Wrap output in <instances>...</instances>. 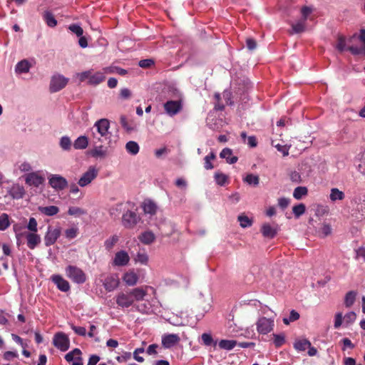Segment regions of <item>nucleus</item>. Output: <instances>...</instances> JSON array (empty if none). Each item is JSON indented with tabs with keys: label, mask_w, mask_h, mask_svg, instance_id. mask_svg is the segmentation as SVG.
Masks as SVG:
<instances>
[{
	"label": "nucleus",
	"mask_w": 365,
	"mask_h": 365,
	"mask_svg": "<svg viewBox=\"0 0 365 365\" xmlns=\"http://www.w3.org/2000/svg\"><path fill=\"white\" fill-rule=\"evenodd\" d=\"M104 71L106 73H115L120 76H125L128 73L126 70L119 68V67H116V66H111V67L106 68H104Z\"/></svg>",
	"instance_id": "de8ad7c7"
},
{
	"label": "nucleus",
	"mask_w": 365,
	"mask_h": 365,
	"mask_svg": "<svg viewBox=\"0 0 365 365\" xmlns=\"http://www.w3.org/2000/svg\"><path fill=\"white\" fill-rule=\"evenodd\" d=\"M66 274L77 284L83 283L86 279L85 273L78 267L73 265H69L66 268Z\"/></svg>",
	"instance_id": "7ed1b4c3"
},
{
	"label": "nucleus",
	"mask_w": 365,
	"mask_h": 365,
	"mask_svg": "<svg viewBox=\"0 0 365 365\" xmlns=\"http://www.w3.org/2000/svg\"><path fill=\"white\" fill-rule=\"evenodd\" d=\"M51 281L56 285L61 292H66L70 289V284L67 280L59 274H53L51 277Z\"/></svg>",
	"instance_id": "4468645a"
},
{
	"label": "nucleus",
	"mask_w": 365,
	"mask_h": 365,
	"mask_svg": "<svg viewBox=\"0 0 365 365\" xmlns=\"http://www.w3.org/2000/svg\"><path fill=\"white\" fill-rule=\"evenodd\" d=\"M349 51L354 55H363L365 56V44L360 46H351Z\"/></svg>",
	"instance_id": "8fccbe9b"
},
{
	"label": "nucleus",
	"mask_w": 365,
	"mask_h": 365,
	"mask_svg": "<svg viewBox=\"0 0 365 365\" xmlns=\"http://www.w3.org/2000/svg\"><path fill=\"white\" fill-rule=\"evenodd\" d=\"M24 180L28 185L38 187L43 183L45 178L40 171H36L27 173Z\"/></svg>",
	"instance_id": "0eeeda50"
},
{
	"label": "nucleus",
	"mask_w": 365,
	"mask_h": 365,
	"mask_svg": "<svg viewBox=\"0 0 365 365\" xmlns=\"http://www.w3.org/2000/svg\"><path fill=\"white\" fill-rule=\"evenodd\" d=\"M355 40H359L361 42L362 45L365 44V29H361L359 34H354L349 39L350 43L354 42Z\"/></svg>",
	"instance_id": "3c124183"
},
{
	"label": "nucleus",
	"mask_w": 365,
	"mask_h": 365,
	"mask_svg": "<svg viewBox=\"0 0 365 365\" xmlns=\"http://www.w3.org/2000/svg\"><path fill=\"white\" fill-rule=\"evenodd\" d=\"M125 150L130 155H135L139 153L140 147L136 142L130 140L125 144Z\"/></svg>",
	"instance_id": "473e14b6"
},
{
	"label": "nucleus",
	"mask_w": 365,
	"mask_h": 365,
	"mask_svg": "<svg viewBox=\"0 0 365 365\" xmlns=\"http://www.w3.org/2000/svg\"><path fill=\"white\" fill-rule=\"evenodd\" d=\"M97 132L101 135V137L105 139H108L110 137L109 128L110 121L106 118H102L96 121L94 124Z\"/></svg>",
	"instance_id": "9b49d317"
},
{
	"label": "nucleus",
	"mask_w": 365,
	"mask_h": 365,
	"mask_svg": "<svg viewBox=\"0 0 365 365\" xmlns=\"http://www.w3.org/2000/svg\"><path fill=\"white\" fill-rule=\"evenodd\" d=\"M350 43H351L349 41V45L347 46V43H346V39L344 38V37L342 36H340L338 37L336 44V48L339 51H344L345 50H349V47L351 46V45H350Z\"/></svg>",
	"instance_id": "37998d69"
},
{
	"label": "nucleus",
	"mask_w": 365,
	"mask_h": 365,
	"mask_svg": "<svg viewBox=\"0 0 365 365\" xmlns=\"http://www.w3.org/2000/svg\"><path fill=\"white\" fill-rule=\"evenodd\" d=\"M299 318V314L294 310H292L289 318H284L283 322H284V324L288 325L290 322L297 321Z\"/></svg>",
	"instance_id": "13d9d810"
},
{
	"label": "nucleus",
	"mask_w": 365,
	"mask_h": 365,
	"mask_svg": "<svg viewBox=\"0 0 365 365\" xmlns=\"http://www.w3.org/2000/svg\"><path fill=\"white\" fill-rule=\"evenodd\" d=\"M244 180L249 185H257L259 184V178L253 174L247 175Z\"/></svg>",
	"instance_id": "e2e57ef3"
},
{
	"label": "nucleus",
	"mask_w": 365,
	"mask_h": 365,
	"mask_svg": "<svg viewBox=\"0 0 365 365\" xmlns=\"http://www.w3.org/2000/svg\"><path fill=\"white\" fill-rule=\"evenodd\" d=\"M292 211L295 217L299 218L301 215L304 214L306 206L303 203L298 204L293 207Z\"/></svg>",
	"instance_id": "09e8293b"
},
{
	"label": "nucleus",
	"mask_w": 365,
	"mask_h": 365,
	"mask_svg": "<svg viewBox=\"0 0 365 365\" xmlns=\"http://www.w3.org/2000/svg\"><path fill=\"white\" fill-rule=\"evenodd\" d=\"M73 80L77 83H81L84 82H91V71H86L81 73H76L73 75Z\"/></svg>",
	"instance_id": "6ab92c4d"
},
{
	"label": "nucleus",
	"mask_w": 365,
	"mask_h": 365,
	"mask_svg": "<svg viewBox=\"0 0 365 365\" xmlns=\"http://www.w3.org/2000/svg\"><path fill=\"white\" fill-rule=\"evenodd\" d=\"M38 210L46 216H53L59 212L58 207L55 205L39 207Z\"/></svg>",
	"instance_id": "c85d7f7f"
},
{
	"label": "nucleus",
	"mask_w": 365,
	"mask_h": 365,
	"mask_svg": "<svg viewBox=\"0 0 365 365\" xmlns=\"http://www.w3.org/2000/svg\"><path fill=\"white\" fill-rule=\"evenodd\" d=\"M130 259V256L125 250H120L115 254L112 264L115 267H125L128 264Z\"/></svg>",
	"instance_id": "9d476101"
},
{
	"label": "nucleus",
	"mask_w": 365,
	"mask_h": 365,
	"mask_svg": "<svg viewBox=\"0 0 365 365\" xmlns=\"http://www.w3.org/2000/svg\"><path fill=\"white\" fill-rule=\"evenodd\" d=\"M123 280L127 285L134 286L138 281V275L133 269H130L123 274Z\"/></svg>",
	"instance_id": "a211bd4d"
},
{
	"label": "nucleus",
	"mask_w": 365,
	"mask_h": 365,
	"mask_svg": "<svg viewBox=\"0 0 365 365\" xmlns=\"http://www.w3.org/2000/svg\"><path fill=\"white\" fill-rule=\"evenodd\" d=\"M27 246L29 249L34 250L41 241V237L36 232L26 233Z\"/></svg>",
	"instance_id": "f3484780"
},
{
	"label": "nucleus",
	"mask_w": 365,
	"mask_h": 365,
	"mask_svg": "<svg viewBox=\"0 0 365 365\" xmlns=\"http://www.w3.org/2000/svg\"><path fill=\"white\" fill-rule=\"evenodd\" d=\"M180 341L178 334H165L162 336V345L165 349H170Z\"/></svg>",
	"instance_id": "f8f14e48"
},
{
	"label": "nucleus",
	"mask_w": 365,
	"mask_h": 365,
	"mask_svg": "<svg viewBox=\"0 0 365 365\" xmlns=\"http://www.w3.org/2000/svg\"><path fill=\"white\" fill-rule=\"evenodd\" d=\"M143 209L145 213L153 215L157 210V205L150 200H145L143 202Z\"/></svg>",
	"instance_id": "72a5a7b5"
},
{
	"label": "nucleus",
	"mask_w": 365,
	"mask_h": 365,
	"mask_svg": "<svg viewBox=\"0 0 365 365\" xmlns=\"http://www.w3.org/2000/svg\"><path fill=\"white\" fill-rule=\"evenodd\" d=\"M274 327V317H261L256 322V329L260 334H267L271 332Z\"/></svg>",
	"instance_id": "f03ea898"
},
{
	"label": "nucleus",
	"mask_w": 365,
	"mask_h": 365,
	"mask_svg": "<svg viewBox=\"0 0 365 365\" xmlns=\"http://www.w3.org/2000/svg\"><path fill=\"white\" fill-rule=\"evenodd\" d=\"M3 357L4 360L10 361L18 358L19 354L17 351H7L4 353Z\"/></svg>",
	"instance_id": "338daca9"
},
{
	"label": "nucleus",
	"mask_w": 365,
	"mask_h": 365,
	"mask_svg": "<svg viewBox=\"0 0 365 365\" xmlns=\"http://www.w3.org/2000/svg\"><path fill=\"white\" fill-rule=\"evenodd\" d=\"M332 229L330 225L323 223L322 227L317 231V235L321 238H324L331 234Z\"/></svg>",
	"instance_id": "f704fd0d"
},
{
	"label": "nucleus",
	"mask_w": 365,
	"mask_h": 365,
	"mask_svg": "<svg viewBox=\"0 0 365 365\" xmlns=\"http://www.w3.org/2000/svg\"><path fill=\"white\" fill-rule=\"evenodd\" d=\"M356 318V315L354 312H349L346 313L344 317L341 312H336L334 316V327L335 329H339L341 325L343 322L349 325L352 324Z\"/></svg>",
	"instance_id": "39448f33"
},
{
	"label": "nucleus",
	"mask_w": 365,
	"mask_h": 365,
	"mask_svg": "<svg viewBox=\"0 0 365 365\" xmlns=\"http://www.w3.org/2000/svg\"><path fill=\"white\" fill-rule=\"evenodd\" d=\"M261 232L264 237L268 238H273L277 234L276 228L269 224H264L262 226Z\"/></svg>",
	"instance_id": "393cba45"
},
{
	"label": "nucleus",
	"mask_w": 365,
	"mask_h": 365,
	"mask_svg": "<svg viewBox=\"0 0 365 365\" xmlns=\"http://www.w3.org/2000/svg\"><path fill=\"white\" fill-rule=\"evenodd\" d=\"M68 29L71 33L76 34L77 36H81L83 35V29L78 24H71L68 26Z\"/></svg>",
	"instance_id": "052dcab7"
},
{
	"label": "nucleus",
	"mask_w": 365,
	"mask_h": 365,
	"mask_svg": "<svg viewBox=\"0 0 365 365\" xmlns=\"http://www.w3.org/2000/svg\"><path fill=\"white\" fill-rule=\"evenodd\" d=\"M311 345V342L307 339H298L294 343V349L298 351H304Z\"/></svg>",
	"instance_id": "a878e982"
},
{
	"label": "nucleus",
	"mask_w": 365,
	"mask_h": 365,
	"mask_svg": "<svg viewBox=\"0 0 365 365\" xmlns=\"http://www.w3.org/2000/svg\"><path fill=\"white\" fill-rule=\"evenodd\" d=\"M9 193L14 199H21L24 197L25 190L23 186L19 184H14L9 190Z\"/></svg>",
	"instance_id": "aec40b11"
},
{
	"label": "nucleus",
	"mask_w": 365,
	"mask_h": 365,
	"mask_svg": "<svg viewBox=\"0 0 365 365\" xmlns=\"http://www.w3.org/2000/svg\"><path fill=\"white\" fill-rule=\"evenodd\" d=\"M216 158V155L215 154L212 152L210 153L209 155H206L204 158V168L206 169V170H212L214 166L212 165V163H211L212 160H215Z\"/></svg>",
	"instance_id": "a18cd8bd"
},
{
	"label": "nucleus",
	"mask_w": 365,
	"mask_h": 365,
	"mask_svg": "<svg viewBox=\"0 0 365 365\" xmlns=\"http://www.w3.org/2000/svg\"><path fill=\"white\" fill-rule=\"evenodd\" d=\"M135 263H139L143 265H147L149 261V257L148 254L143 252H138L133 258Z\"/></svg>",
	"instance_id": "7c9ffc66"
},
{
	"label": "nucleus",
	"mask_w": 365,
	"mask_h": 365,
	"mask_svg": "<svg viewBox=\"0 0 365 365\" xmlns=\"http://www.w3.org/2000/svg\"><path fill=\"white\" fill-rule=\"evenodd\" d=\"M132 357L131 353L130 352H123L121 355L116 357V360L120 362H125L130 360Z\"/></svg>",
	"instance_id": "774afa93"
},
{
	"label": "nucleus",
	"mask_w": 365,
	"mask_h": 365,
	"mask_svg": "<svg viewBox=\"0 0 365 365\" xmlns=\"http://www.w3.org/2000/svg\"><path fill=\"white\" fill-rule=\"evenodd\" d=\"M60 234L61 232L59 229H52L49 227L44 237L46 246H51L53 245L59 237Z\"/></svg>",
	"instance_id": "2eb2a0df"
},
{
	"label": "nucleus",
	"mask_w": 365,
	"mask_h": 365,
	"mask_svg": "<svg viewBox=\"0 0 365 365\" xmlns=\"http://www.w3.org/2000/svg\"><path fill=\"white\" fill-rule=\"evenodd\" d=\"M59 146L62 150L69 152L73 147V143L70 137L63 135L59 139Z\"/></svg>",
	"instance_id": "4be33fe9"
},
{
	"label": "nucleus",
	"mask_w": 365,
	"mask_h": 365,
	"mask_svg": "<svg viewBox=\"0 0 365 365\" xmlns=\"http://www.w3.org/2000/svg\"><path fill=\"white\" fill-rule=\"evenodd\" d=\"M81 351L79 349H74L73 351L68 352L65 356V359L68 362H73L74 361L81 359Z\"/></svg>",
	"instance_id": "c756f323"
},
{
	"label": "nucleus",
	"mask_w": 365,
	"mask_h": 365,
	"mask_svg": "<svg viewBox=\"0 0 365 365\" xmlns=\"http://www.w3.org/2000/svg\"><path fill=\"white\" fill-rule=\"evenodd\" d=\"M91 182V168H89L79 179L78 185L84 187Z\"/></svg>",
	"instance_id": "79ce46f5"
},
{
	"label": "nucleus",
	"mask_w": 365,
	"mask_h": 365,
	"mask_svg": "<svg viewBox=\"0 0 365 365\" xmlns=\"http://www.w3.org/2000/svg\"><path fill=\"white\" fill-rule=\"evenodd\" d=\"M308 193V189L306 187L299 186L294 190L293 197L296 200H300L305 197Z\"/></svg>",
	"instance_id": "4c0bfd02"
},
{
	"label": "nucleus",
	"mask_w": 365,
	"mask_h": 365,
	"mask_svg": "<svg viewBox=\"0 0 365 365\" xmlns=\"http://www.w3.org/2000/svg\"><path fill=\"white\" fill-rule=\"evenodd\" d=\"M48 183L56 191L63 190L68 186V181L63 177L51 174L48 177Z\"/></svg>",
	"instance_id": "6e6552de"
},
{
	"label": "nucleus",
	"mask_w": 365,
	"mask_h": 365,
	"mask_svg": "<svg viewBox=\"0 0 365 365\" xmlns=\"http://www.w3.org/2000/svg\"><path fill=\"white\" fill-rule=\"evenodd\" d=\"M120 281L117 274L108 275L103 282L104 287L108 292L116 289L119 285Z\"/></svg>",
	"instance_id": "dca6fc26"
},
{
	"label": "nucleus",
	"mask_w": 365,
	"mask_h": 365,
	"mask_svg": "<svg viewBox=\"0 0 365 365\" xmlns=\"http://www.w3.org/2000/svg\"><path fill=\"white\" fill-rule=\"evenodd\" d=\"M166 113L170 116L176 115L182 109V103L180 101H168L164 104Z\"/></svg>",
	"instance_id": "ddd939ff"
},
{
	"label": "nucleus",
	"mask_w": 365,
	"mask_h": 365,
	"mask_svg": "<svg viewBox=\"0 0 365 365\" xmlns=\"http://www.w3.org/2000/svg\"><path fill=\"white\" fill-rule=\"evenodd\" d=\"M69 79L64 76L56 73L52 76L50 81L49 88L53 93L58 92L66 87Z\"/></svg>",
	"instance_id": "20e7f679"
},
{
	"label": "nucleus",
	"mask_w": 365,
	"mask_h": 365,
	"mask_svg": "<svg viewBox=\"0 0 365 365\" xmlns=\"http://www.w3.org/2000/svg\"><path fill=\"white\" fill-rule=\"evenodd\" d=\"M139 240L142 243L149 245L155 241V236L152 232L145 231L139 236Z\"/></svg>",
	"instance_id": "cd10ccee"
},
{
	"label": "nucleus",
	"mask_w": 365,
	"mask_h": 365,
	"mask_svg": "<svg viewBox=\"0 0 365 365\" xmlns=\"http://www.w3.org/2000/svg\"><path fill=\"white\" fill-rule=\"evenodd\" d=\"M356 292L354 291H350L346 293L344 297V304L346 307H351L356 299Z\"/></svg>",
	"instance_id": "58836bf2"
},
{
	"label": "nucleus",
	"mask_w": 365,
	"mask_h": 365,
	"mask_svg": "<svg viewBox=\"0 0 365 365\" xmlns=\"http://www.w3.org/2000/svg\"><path fill=\"white\" fill-rule=\"evenodd\" d=\"M345 197L344 192L339 190L338 188L334 187L330 190L329 199L331 202H336L343 200Z\"/></svg>",
	"instance_id": "bb28decb"
},
{
	"label": "nucleus",
	"mask_w": 365,
	"mask_h": 365,
	"mask_svg": "<svg viewBox=\"0 0 365 365\" xmlns=\"http://www.w3.org/2000/svg\"><path fill=\"white\" fill-rule=\"evenodd\" d=\"M30 68H31V63L29 62V61L24 59V60L19 61L16 65L15 71L19 74L26 73L29 71Z\"/></svg>",
	"instance_id": "b1692460"
},
{
	"label": "nucleus",
	"mask_w": 365,
	"mask_h": 365,
	"mask_svg": "<svg viewBox=\"0 0 365 365\" xmlns=\"http://www.w3.org/2000/svg\"><path fill=\"white\" fill-rule=\"evenodd\" d=\"M137 310L143 314H148L152 312V308L150 304L147 302L138 304Z\"/></svg>",
	"instance_id": "bf43d9fd"
},
{
	"label": "nucleus",
	"mask_w": 365,
	"mask_h": 365,
	"mask_svg": "<svg viewBox=\"0 0 365 365\" xmlns=\"http://www.w3.org/2000/svg\"><path fill=\"white\" fill-rule=\"evenodd\" d=\"M107 148L103 145H96L93 148V157L103 158L106 156Z\"/></svg>",
	"instance_id": "c03bdc74"
},
{
	"label": "nucleus",
	"mask_w": 365,
	"mask_h": 365,
	"mask_svg": "<svg viewBox=\"0 0 365 365\" xmlns=\"http://www.w3.org/2000/svg\"><path fill=\"white\" fill-rule=\"evenodd\" d=\"M89 144V138L86 135H80L73 142V148L76 150H84Z\"/></svg>",
	"instance_id": "412c9836"
},
{
	"label": "nucleus",
	"mask_w": 365,
	"mask_h": 365,
	"mask_svg": "<svg viewBox=\"0 0 365 365\" xmlns=\"http://www.w3.org/2000/svg\"><path fill=\"white\" fill-rule=\"evenodd\" d=\"M10 223L7 214L3 213L0 215V230H5L9 227Z\"/></svg>",
	"instance_id": "5fc2aeb1"
},
{
	"label": "nucleus",
	"mask_w": 365,
	"mask_h": 365,
	"mask_svg": "<svg viewBox=\"0 0 365 365\" xmlns=\"http://www.w3.org/2000/svg\"><path fill=\"white\" fill-rule=\"evenodd\" d=\"M274 344L276 347H280L285 342V338L284 334H273Z\"/></svg>",
	"instance_id": "0e129e2a"
},
{
	"label": "nucleus",
	"mask_w": 365,
	"mask_h": 365,
	"mask_svg": "<svg viewBox=\"0 0 365 365\" xmlns=\"http://www.w3.org/2000/svg\"><path fill=\"white\" fill-rule=\"evenodd\" d=\"M140 221V217L133 211H126L122 217V224L125 228H133Z\"/></svg>",
	"instance_id": "1a4fd4ad"
},
{
	"label": "nucleus",
	"mask_w": 365,
	"mask_h": 365,
	"mask_svg": "<svg viewBox=\"0 0 365 365\" xmlns=\"http://www.w3.org/2000/svg\"><path fill=\"white\" fill-rule=\"evenodd\" d=\"M53 344L59 350L66 351L69 348L70 340L66 334L58 332L53 338Z\"/></svg>",
	"instance_id": "423d86ee"
},
{
	"label": "nucleus",
	"mask_w": 365,
	"mask_h": 365,
	"mask_svg": "<svg viewBox=\"0 0 365 365\" xmlns=\"http://www.w3.org/2000/svg\"><path fill=\"white\" fill-rule=\"evenodd\" d=\"M232 151L230 148H224L221 153H220V157L221 158L226 159V161L229 164H234L237 161V158L236 156H232Z\"/></svg>",
	"instance_id": "5701e85b"
},
{
	"label": "nucleus",
	"mask_w": 365,
	"mask_h": 365,
	"mask_svg": "<svg viewBox=\"0 0 365 365\" xmlns=\"http://www.w3.org/2000/svg\"><path fill=\"white\" fill-rule=\"evenodd\" d=\"M68 213L70 215L79 217L84 215L86 212L83 209L78 207H70L68 210Z\"/></svg>",
	"instance_id": "864d4df0"
},
{
	"label": "nucleus",
	"mask_w": 365,
	"mask_h": 365,
	"mask_svg": "<svg viewBox=\"0 0 365 365\" xmlns=\"http://www.w3.org/2000/svg\"><path fill=\"white\" fill-rule=\"evenodd\" d=\"M43 19L46 21L47 26L53 28L57 25V21L53 14L49 11H46L43 14Z\"/></svg>",
	"instance_id": "2f4dec72"
},
{
	"label": "nucleus",
	"mask_w": 365,
	"mask_h": 365,
	"mask_svg": "<svg viewBox=\"0 0 365 365\" xmlns=\"http://www.w3.org/2000/svg\"><path fill=\"white\" fill-rule=\"evenodd\" d=\"M214 178L218 185L223 186L227 183L228 176L221 172H216Z\"/></svg>",
	"instance_id": "a19ab883"
},
{
	"label": "nucleus",
	"mask_w": 365,
	"mask_h": 365,
	"mask_svg": "<svg viewBox=\"0 0 365 365\" xmlns=\"http://www.w3.org/2000/svg\"><path fill=\"white\" fill-rule=\"evenodd\" d=\"M26 227L30 232H37L38 223L34 217H30Z\"/></svg>",
	"instance_id": "680f3d73"
},
{
	"label": "nucleus",
	"mask_w": 365,
	"mask_h": 365,
	"mask_svg": "<svg viewBox=\"0 0 365 365\" xmlns=\"http://www.w3.org/2000/svg\"><path fill=\"white\" fill-rule=\"evenodd\" d=\"M16 170L20 171L21 173H28L32 170L31 165L26 161L19 162L15 165Z\"/></svg>",
	"instance_id": "e433bc0d"
},
{
	"label": "nucleus",
	"mask_w": 365,
	"mask_h": 365,
	"mask_svg": "<svg viewBox=\"0 0 365 365\" xmlns=\"http://www.w3.org/2000/svg\"><path fill=\"white\" fill-rule=\"evenodd\" d=\"M150 287H137L127 292H121L115 296V302L118 307L128 308L135 302H140L147 296V291Z\"/></svg>",
	"instance_id": "f257e3e1"
},
{
	"label": "nucleus",
	"mask_w": 365,
	"mask_h": 365,
	"mask_svg": "<svg viewBox=\"0 0 365 365\" xmlns=\"http://www.w3.org/2000/svg\"><path fill=\"white\" fill-rule=\"evenodd\" d=\"M78 231V230L77 227H71L69 229H67L65 231V236L66 238H68L69 240L73 239L77 236Z\"/></svg>",
	"instance_id": "69168bd1"
},
{
	"label": "nucleus",
	"mask_w": 365,
	"mask_h": 365,
	"mask_svg": "<svg viewBox=\"0 0 365 365\" xmlns=\"http://www.w3.org/2000/svg\"><path fill=\"white\" fill-rule=\"evenodd\" d=\"M119 237L116 235H114L110 237L105 241L104 245L106 250H110L114 245L118 242Z\"/></svg>",
	"instance_id": "49530a36"
},
{
	"label": "nucleus",
	"mask_w": 365,
	"mask_h": 365,
	"mask_svg": "<svg viewBox=\"0 0 365 365\" xmlns=\"http://www.w3.org/2000/svg\"><path fill=\"white\" fill-rule=\"evenodd\" d=\"M356 209L361 213V216H365V195L358 198Z\"/></svg>",
	"instance_id": "603ef678"
},
{
	"label": "nucleus",
	"mask_w": 365,
	"mask_h": 365,
	"mask_svg": "<svg viewBox=\"0 0 365 365\" xmlns=\"http://www.w3.org/2000/svg\"><path fill=\"white\" fill-rule=\"evenodd\" d=\"M238 221L242 227L246 228L252 225V220L246 215L238 216Z\"/></svg>",
	"instance_id": "6e6d98bb"
},
{
	"label": "nucleus",
	"mask_w": 365,
	"mask_h": 365,
	"mask_svg": "<svg viewBox=\"0 0 365 365\" xmlns=\"http://www.w3.org/2000/svg\"><path fill=\"white\" fill-rule=\"evenodd\" d=\"M236 344V341L227 339L220 340L218 344L220 349L227 351L233 349L235 347Z\"/></svg>",
	"instance_id": "c9c22d12"
},
{
	"label": "nucleus",
	"mask_w": 365,
	"mask_h": 365,
	"mask_svg": "<svg viewBox=\"0 0 365 365\" xmlns=\"http://www.w3.org/2000/svg\"><path fill=\"white\" fill-rule=\"evenodd\" d=\"M13 229L16 239H23L24 237H26V233H29L28 232L24 231L19 225H14Z\"/></svg>",
	"instance_id": "4d7b16f0"
},
{
	"label": "nucleus",
	"mask_w": 365,
	"mask_h": 365,
	"mask_svg": "<svg viewBox=\"0 0 365 365\" xmlns=\"http://www.w3.org/2000/svg\"><path fill=\"white\" fill-rule=\"evenodd\" d=\"M305 22L304 19H300L297 22L292 24V31L295 34L302 33L305 30Z\"/></svg>",
	"instance_id": "ea45409f"
}]
</instances>
